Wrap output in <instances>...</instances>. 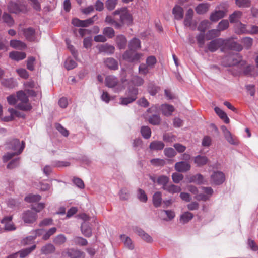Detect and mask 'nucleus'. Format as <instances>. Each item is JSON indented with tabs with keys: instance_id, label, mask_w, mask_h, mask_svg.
<instances>
[{
	"instance_id": "obj_19",
	"label": "nucleus",
	"mask_w": 258,
	"mask_h": 258,
	"mask_svg": "<svg viewBox=\"0 0 258 258\" xmlns=\"http://www.w3.org/2000/svg\"><path fill=\"white\" fill-rule=\"evenodd\" d=\"M12 220V216L6 217L2 219L1 223L5 225V228L6 230L11 231L16 229Z\"/></svg>"
},
{
	"instance_id": "obj_62",
	"label": "nucleus",
	"mask_w": 258,
	"mask_h": 258,
	"mask_svg": "<svg viewBox=\"0 0 258 258\" xmlns=\"http://www.w3.org/2000/svg\"><path fill=\"white\" fill-rule=\"evenodd\" d=\"M205 33L201 32L197 37L196 39L197 40L198 44L200 47H203L205 43Z\"/></svg>"
},
{
	"instance_id": "obj_24",
	"label": "nucleus",
	"mask_w": 258,
	"mask_h": 258,
	"mask_svg": "<svg viewBox=\"0 0 258 258\" xmlns=\"http://www.w3.org/2000/svg\"><path fill=\"white\" fill-rule=\"evenodd\" d=\"M208 162L207 157L202 155H198L194 158V163L198 167H201L206 165Z\"/></svg>"
},
{
	"instance_id": "obj_52",
	"label": "nucleus",
	"mask_w": 258,
	"mask_h": 258,
	"mask_svg": "<svg viewBox=\"0 0 258 258\" xmlns=\"http://www.w3.org/2000/svg\"><path fill=\"white\" fill-rule=\"evenodd\" d=\"M103 33L108 38H111L115 35V32L113 28L107 27L104 28Z\"/></svg>"
},
{
	"instance_id": "obj_2",
	"label": "nucleus",
	"mask_w": 258,
	"mask_h": 258,
	"mask_svg": "<svg viewBox=\"0 0 258 258\" xmlns=\"http://www.w3.org/2000/svg\"><path fill=\"white\" fill-rule=\"evenodd\" d=\"M17 100L21 102L19 103L17 107L23 111H29L32 109V106L29 103V99L26 93L23 91H19L17 93Z\"/></svg>"
},
{
	"instance_id": "obj_34",
	"label": "nucleus",
	"mask_w": 258,
	"mask_h": 258,
	"mask_svg": "<svg viewBox=\"0 0 258 258\" xmlns=\"http://www.w3.org/2000/svg\"><path fill=\"white\" fill-rule=\"evenodd\" d=\"M236 33L237 34L248 33L249 31L246 29V25L240 22L237 23L235 26Z\"/></svg>"
},
{
	"instance_id": "obj_8",
	"label": "nucleus",
	"mask_w": 258,
	"mask_h": 258,
	"mask_svg": "<svg viewBox=\"0 0 258 258\" xmlns=\"http://www.w3.org/2000/svg\"><path fill=\"white\" fill-rule=\"evenodd\" d=\"M37 218V213L32 210H27L22 214V219L25 223H33L36 221Z\"/></svg>"
},
{
	"instance_id": "obj_59",
	"label": "nucleus",
	"mask_w": 258,
	"mask_h": 258,
	"mask_svg": "<svg viewBox=\"0 0 258 258\" xmlns=\"http://www.w3.org/2000/svg\"><path fill=\"white\" fill-rule=\"evenodd\" d=\"M164 153L166 156L169 158L174 157L176 155V152L172 148H166L164 150Z\"/></svg>"
},
{
	"instance_id": "obj_27",
	"label": "nucleus",
	"mask_w": 258,
	"mask_h": 258,
	"mask_svg": "<svg viewBox=\"0 0 258 258\" xmlns=\"http://www.w3.org/2000/svg\"><path fill=\"white\" fill-rule=\"evenodd\" d=\"M116 42L119 49H124L127 43V40L125 37L122 35H119L116 36Z\"/></svg>"
},
{
	"instance_id": "obj_50",
	"label": "nucleus",
	"mask_w": 258,
	"mask_h": 258,
	"mask_svg": "<svg viewBox=\"0 0 258 258\" xmlns=\"http://www.w3.org/2000/svg\"><path fill=\"white\" fill-rule=\"evenodd\" d=\"M204 177L201 174H197L190 178V182H195L198 184H201L203 182Z\"/></svg>"
},
{
	"instance_id": "obj_63",
	"label": "nucleus",
	"mask_w": 258,
	"mask_h": 258,
	"mask_svg": "<svg viewBox=\"0 0 258 258\" xmlns=\"http://www.w3.org/2000/svg\"><path fill=\"white\" fill-rule=\"evenodd\" d=\"M242 43L244 46L247 49H249L252 45L253 39L250 37H245L242 39Z\"/></svg>"
},
{
	"instance_id": "obj_39",
	"label": "nucleus",
	"mask_w": 258,
	"mask_h": 258,
	"mask_svg": "<svg viewBox=\"0 0 258 258\" xmlns=\"http://www.w3.org/2000/svg\"><path fill=\"white\" fill-rule=\"evenodd\" d=\"M220 35V31L218 29H212L208 31L206 34V38L209 40Z\"/></svg>"
},
{
	"instance_id": "obj_13",
	"label": "nucleus",
	"mask_w": 258,
	"mask_h": 258,
	"mask_svg": "<svg viewBox=\"0 0 258 258\" xmlns=\"http://www.w3.org/2000/svg\"><path fill=\"white\" fill-rule=\"evenodd\" d=\"M119 80L117 78L113 75L107 76L105 79V85L109 88H114L117 86Z\"/></svg>"
},
{
	"instance_id": "obj_4",
	"label": "nucleus",
	"mask_w": 258,
	"mask_h": 258,
	"mask_svg": "<svg viewBox=\"0 0 258 258\" xmlns=\"http://www.w3.org/2000/svg\"><path fill=\"white\" fill-rule=\"evenodd\" d=\"M224 42L225 40L222 38L214 39L207 44L208 50L211 52H214L217 51L219 48H221V51L224 52L225 51Z\"/></svg>"
},
{
	"instance_id": "obj_43",
	"label": "nucleus",
	"mask_w": 258,
	"mask_h": 258,
	"mask_svg": "<svg viewBox=\"0 0 258 258\" xmlns=\"http://www.w3.org/2000/svg\"><path fill=\"white\" fill-rule=\"evenodd\" d=\"M138 235L145 241L147 242H151L153 240L152 237L142 229L137 230Z\"/></svg>"
},
{
	"instance_id": "obj_31",
	"label": "nucleus",
	"mask_w": 258,
	"mask_h": 258,
	"mask_svg": "<svg viewBox=\"0 0 258 258\" xmlns=\"http://www.w3.org/2000/svg\"><path fill=\"white\" fill-rule=\"evenodd\" d=\"M55 250V246L51 244L48 243L42 246L41 249V253L44 254H48L54 252Z\"/></svg>"
},
{
	"instance_id": "obj_12",
	"label": "nucleus",
	"mask_w": 258,
	"mask_h": 258,
	"mask_svg": "<svg viewBox=\"0 0 258 258\" xmlns=\"http://www.w3.org/2000/svg\"><path fill=\"white\" fill-rule=\"evenodd\" d=\"M65 253L70 258H85V256L84 252L74 248L68 249Z\"/></svg>"
},
{
	"instance_id": "obj_16",
	"label": "nucleus",
	"mask_w": 258,
	"mask_h": 258,
	"mask_svg": "<svg viewBox=\"0 0 258 258\" xmlns=\"http://www.w3.org/2000/svg\"><path fill=\"white\" fill-rule=\"evenodd\" d=\"M172 14L174 19L177 20H181L184 16V11L183 8L178 5H176L172 9Z\"/></svg>"
},
{
	"instance_id": "obj_37",
	"label": "nucleus",
	"mask_w": 258,
	"mask_h": 258,
	"mask_svg": "<svg viewBox=\"0 0 258 258\" xmlns=\"http://www.w3.org/2000/svg\"><path fill=\"white\" fill-rule=\"evenodd\" d=\"M194 217L192 213L189 212H185L183 213L181 216L180 220L183 223H186L191 220Z\"/></svg>"
},
{
	"instance_id": "obj_41",
	"label": "nucleus",
	"mask_w": 258,
	"mask_h": 258,
	"mask_svg": "<svg viewBox=\"0 0 258 258\" xmlns=\"http://www.w3.org/2000/svg\"><path fill=\"white\" fill-rule=\"evenodd\" d=\"M105 22L108 24L113 25L115 26L116 28H120V25L118 22L116 21L111 16H107L105 19Z\"/></svg>"
},
{
	"instance_id": "obj_54",
	"label": "nucleus",
	"mask_w": 258,
	"mask_h": 258,
	"mask_svg": "<svg viewBox=\"0 0 258 258\" xmlns=\"http://www.w3.org/2000/svg\"><path fill=\"white\" fill-rule=\"evenodd\" d=\"M146 63L149 68H153L157 63L156 58L154 56H150L147 58Z\"/></svg>"
},
{
	"instance_id": "obj_57",
	"label": "nucleus",
	"mask_w": 258,
	"mask_h": 258,
	"mask_svg": "<svg viewBox=\"0 0 258 258\" xmlns=\"http://www.w3.org/2000/svg\"><path fill=\"white\" fill-rule=\"evenodd\" d=\"M74 243L79 245L86 246L88 244L87 240L81 237H76L74 239Z\"/></svg>"
},
{
	"instance_id": "obj_21",
	"label": "nucleus",
	"mask_w": 258,
	"mask_h": 258,
	"mask_svg": "<svg viewBox=\"0 0 258 258\" xmlns=\"http://www.w3.org/2000/svg\"><path fill=\"white\" fill-rule=\"evenodd\" d=\"M10 46L14 49L23 50L26 48V44L18 40H12L10 42Z\"/></svg>"
},
{
	"instance_id": "obj_10",
	"label": "nucleus",
	"mask_w": 258,
	"mask_h": 258,
	"mask_svg": "<svg viewBox=\"0 0 258 258\" xmlns=\"http://www.w3.org/2000/svg\"><path fill=\"white\" fill-rule=\"evenodd\" d=\"M175 169L179 172H186L191 168L189 163L187 161H180L175 163Z\"/></svg>"
},
{
	"instance_id": "obj_23",
	"label": "nucleus",
	"mask_w": 258,
	"mask_h": 258,
	"mask_svg": "<svg viewBox=\"0 0 258 258\" xmlns=\"http://www.w3.org/2000/svg\"><path fill=\"white\" fill-rule=\"evenodd\" d=\"M194 12L192 9H189L186 14L184 20V24L187 27H191L194 16Z\"/></svg>"
},
{
	"instance_id": "obj_36",
	"label": "nucleus",
	"mask_w": 258,
	"mask_h": 258,
	"mask_svg": "<svg viewBox=\"0 0 258 258\" xmlns=\"http://www.w3.org/2000/svg\"><path fill=\"white\" fill-rule=\"evenodd\" d=\"M162 202V194L161 192H155L153 196V203L155 207H158Z\"/></svg>"
},
{
	"instance_id": "obj_3",
	"label": "nucleus",
	"mask_w": 258,
	"mask_h": 258,
	"mask_svg": "<svg viewBox=\"0 0 258 258\" xmlns=\"http://www.w3.org/2000/svg\"><path fill=\"white\" fill-rule=\"evenodd\" d=\"M138 90L135 87L129 88L126 91V97H120V104L121 105H127L130 103L133 102L137 98Z\"/></svg>"
},
{
	"instance_id": "obj_48",
	"label": "nucleus",
	"mask_w": 258,
	"mask_h": 258,
	"mask_svg": "<svg viewBox=\"0 0 258 258\" xmlns=\"http://www.w3.org/2000/svg\"><path fill=\"white\" fill-rule=\"evenodd\" d=\"M2 84L3 86L10 88H14L16 85V82L12 78L3 80Z\"/></svg>"
},
{
	"instance_id": "obj_60",
	"label": "nucleus",
	"mask_w": 258,
	"mask_h": 258,
	"mask_svg": "<svg viewBox=\"0 0 258 258\" xmlns=\"http://www.w3.org/2000/svg\"><path fill=\"white\" fill-rule=\"evenodd\" d=\"M57 229L55 227H52L49 229L45 234L43 235L42 239L44 240H48L51 236L56 233Z\"/></svg>"
},
{
	"instance_id": "obj_32",
	"label": "nucleus",
	"mask_w": 258,
	"mask_h": 258,
	"mask_svg": "<svg viewBox=\"0 0 258 258\" xmlns=\"http://www.w3.org/2000/svg\"><path fill=\"white\" fill-rule=\"evenodd\" d=\"M214 110L216 114L219 116V117L221 119H222L224 121L225 123H229V119L225 112H224L223 110H222L220 108H219L218 107H215Z\"/></svg>"
},
{
	"instance_id": "obj_22",
	"label": "nucleus",
	"mask_w": 258,
	"mask_h": 258,
	"mask_svg": "<svg viewBox=\"0 0 258 258\" xmlns=\"http://www.w3.org/2000/svg\"><path fill=\"white\" fill-rule=\"evenodd\" d=\"M25 52L19 51H12L9 53V57L13 60L19 61L26 58Z\"/></svg>"
},
{
	"instance_id": "obj_61",
	"label": "nucleus",
	"mask_w": 258,
	"mask_h": 258,
	"mask_svg": "<svg viewBox=\"0 0 258 258\" xmlns=\"http://www.w3.org/2000/svg\"><path fill=\"white\" fill-rule=\"evenodd\" d=\"M117 0H107L105 3L107 9L109 11L114 9L117 4Z\"/></svg>"
},
{
	"instance_id": "obj_40",
	"label": "nucleus",
	"mask_w": 258,
	"mask_h": 258,
	"mask_svg": "<svg viewBox=\"0 0 258 258\" xmlns=\"http://www.w3.org/2000/svg\"><path fill=\"white\" fill-rule=\"evenodd\" d=\"M36 247V245L32 246L31 247L27 248L24 249L19 251L18 253L20 254L21 258H24L30 254L33 250H34Z\"/></svg>"
},
{
	"instance_id": "obj_33",
	"label": "nucleus",
	"mask_w": 258,
	"mask_h": 258,
	"mask_svg": "<svg viewBox=\"0 0 258 258\" xmlns=\"http://www.w3.org/2000/svg\"><path fill=\"white\" fill-rule=\"evenodd\" d=\"M105 65L110 69L116 70L118 69L117 62L112 58H108L105 61Z\"/></svg>"
},
{
	"instance_id": "obj_15",
	"label": "nucleus",
	"mask_w": 258,
	"mask_h": 258,
	"mask_svg": "<svg viewBox=\"0 0 258 258\" xmlns=\"http://www.w3.org/2000/svg\"><path fill=\"white\" fill-rule=\"evenodd\" d=\"M25 147V142L23 141H22V145L21 146L20 148L19 149V150L17 152H15L14 153H7L3 157V161L4 162H6L11 159H12L14 156L20 154L23 152Z\"/></svg>"
},
{
	"instance_id": "obj_42",
	"label": "nucleus",
	"mask_w": 258,
	"mask_h": 258,
	"mask_svg": "<svg viewBox=\"0 0 258 258\" xmlns=\"http://www.w3.org/2000/svg\"><path fill=\"white\" fill-rule=\"evenodd\" d=\"M141 133L142 136L146 139H149L151 136V129L147 126H143L141 127Z\"/></svg>"
},
{
	"instance_id": "obj_51",
	"label": "nucleus",
	"mask_w": 258,
	"mask_h": 258,
	"mask_svg": "<svg viewBox=\"0 0 258 258\" xmlns=\"http://www.w3.org/2000/svg\"><path fill=\"white\" fill-rule=\"evenodd\" d=\"M169 180V177L165 175H161L157 178V182L158 184L162 185V187H164L167 185Z\"/></svg>"
},
{
	"instance_id": "obj_26",
	"label": "nucleus",
	"mask_w": 258,
	"mask_h": 258,
	"mask_svg": "<svg viewBox=\"0 0 258 258\" xmlns=\"http://www.w3.org/2000/svg\"><path fill=\"white\" fill-rule=\"evenodd\" d=\"M242 16V13L240 11H235L229 16L230 23H238Z\"/></svg>"
},
{
	"instance_id": "obj_11",
	"label": "nucleus",
	"mask_w": 258,
	"mask_h": 258,
	"mask_svg": "<svg viewBox=\"0 0 258 258\" xmlns=\"http://www.w3.org/2000/svg\"><path fill=\"white\" fill-rule=\"evenodd\" d=\"M224 47H225V50L229 49L239 52L242 49V46L239 43L228 40H225Z\"/></svg>"
},
{
	"instance_id": "obj_17",
	"label": "nucleus",
	"mask_w": 258,
	"mask_h": 258,
	"mask_svg": "<svg viewBox=\"0 0 258 258\" xmlns=\"http://www.w3.org/2000/svg\"><path fill=\"white\" fill-rule=\"evenodd\" d=\"M226 15V13L223 10L215 11L212 12L210 16V20L212 22H217L220 19L223 18Z\"/></svg>"
},
{
	"instance_id": "obj_30",
	"label": "nucleus",
	"mask_w": 258,
	"mask_h": 258,
	"mask_svg": "<svg viewBox=\"0 0 258 258\" xmlns=\"http://www.w3.org/2000/svg\"><path fill=\"white\" fill-rule=\"evenodd\" d=\"M141 48V41L136 38H134L129 42V49L137 50Z\"/></svg>"
},
{
	"instance_id": "obj_5",
	"label": "nucleus",
	"mask_w": 258,
	"mask_h": 258,
	"mask_svg": "<svg viewBox=\"0 0 258 258\" xmlns=\"http://www.w3.org/2000/svg\"><path fill=\"white\" fill-rule=\"evenodd\" d=\"M143 56L141 53H137L135 50H126L122 55V58L124 60L129 62H139L141 58Z\"/></svg>"
},
{
	"instance_id": "obj_53",
	"label": "nucleus",
	"mask_w": 258,
	"mask_h": 258,
	"mask_svg": "<svg viewBox=\"0 0 258 258\" xmlns=\"http://www.w3.org/2000/svg\"><path fill=\"white\" fill-rule=\"evenodd\" d=\"M229 22L227 20L223 19L218 24V29L219 31H224L229 27Z\"/></svg>"
},
{
	"instance_id": "obj_6",
	"label": "nucleus",
	"mask_w": 258,
	"mask_h": 258,
	"mask_svg": "<svg viewBox=\"0 0 258 258\" xmlns=\"http://www.w3.org/2000/svg\"><path fill=\"white\" fill-rule=\"evenodd\" d=\"M8 10L9 12L14 14H19L26 11V6L20 2L10 1L8 4Z\"/></svg>"
},
{
	"instance_id": "obj_1",
	"label": "nucleus",
	"mask_w": 258,
	"mask_h": 258,
	"mask_svg": "<svg viewBox=\"0 0 258 258\" xmlns=\"http://www.w3.org/2000/svg\"><path fill=\"white\" fill-rule=\"evenodd\" d=\"M113 15H119V22L120 27L124 25H130L132 24L133 19L132 15L126 7L118 9L113 13Z\"/></svg>"
},
{
	"instance_id": "obj_49",
	"label": "nucleus",
	"mask_w": 258,
	"mask_h": 258,
	"mask_svg": "<svg viewBox=\"0 0 258 258\" xmlns=\"http://www.w3.org/2000/svg\"><path fill=\"white\" fill-rule=\"evenodd\" d=\"M66 239V237L63 234H59L54 238L53 242L56 245H61L65 243Z\"/></svg>"
},
{
	"instance_id": "obj_35",
	"label": "nucleus",
	"mask_w": 258,
	"mask_h": 258,
	"mask_svg": "<svg viewBox=\"0 0 258 258\" xmlns=\"http://www.w3.org/2000/svg\"><path fill=\"white\" fill-rule=\"evenodd\" d=\"M229 59L232 60V62L228 64L229 66H235L239 63L241 66L246 64V62L242 60L241 57L239 54H237L234 57H230Z\"/></svg>"
},
{
	"instance_id": "obj_28",
	"label": "nucleus",
	"mask_w": 258,
	"mask_h": 258,
	"mask_svg": "<svg viewBox=\"0 0 258 258\" xmlns=\"http://www.w3.org/2000/svg\"><path fill=\"white\" fill-rule=\"evenodd\" d=\"M165 146L164 143L159 141H154L152 142L149 146L151 150H161Z\"/></svg>"
},
{
	"instance_id": "obj_7",
	"label": "nucleus",
	"mask_w": 258,
	"mask_h": 258,
	"mask_svg": "<svg viewBox=\"0 0 258 258\" xmlns=\"http://www.w3.org/2000/svg\"><path fill=\"white\" fill-rule=\"evenodd\" d=\"M225 179L224 174L221 171H214L211 175V182L215 185L222 184Z\"/></svg>"
},
{
	"instance_id": "obj_55",
	"label": "nucleus",
	"mask_w": 258,
	"mask_h": 258,
	"mask_svg": "<svg viewBox=\"0 0 258 258\" xmlns=\"http://www.w3.org/2000/svg\"><path fill=\"white\" fill-rule=\"evenodd\" d=\"M121 238L122 240H124V243L125 246L130 249H133L134 248V245L132 244L131 239L125 235H121Z\"/></svg>"
},
{
	"instance_id": "obj_64",
	"label": "nucleus",
	"mask_w": 258,
	"mask_h": 258,
	"mask_svg": "<svg viewBox=\"0 0 258 258\" xmlns=\"http://www.w3.org/2000/svg\"><path fill=\"white\" fill-rule=\"evenodd\" d=\"M160 90V88L155 86L153 84H150L148 87V91L149 93L152 96L155 95Z\"/></svg>"
},
{
	"instance_id": "obj_18",
	"label": "nucleus",
	"mask_w": 258,
	"mask_h": 258,
	"mask_svg": "<svg viewBox=\"0 0 258 258\" xmlns=\"http://www.w3.org/2000/svg\"><path fill=\"white\" fill-rule=\"evenodd\" d=\"M7 145L9 149L17 152L22 145V142L20 143L19 140L17 139H13L8 142Z\"/></svg>"
},
{
	"instance_id": "obj_45",
	"label": "nucleus",
	"mask_w": 258,
	"mask_h": 258,
	"mask_svg": "<svg viewBox=\"0 0 258 258\" xmlns=\"http://www.w3.org/2000/svg\"><path fill=\"white\" fill-rule=\"evenodd\" d=\"M41 196L39 195L30 194L25 198V200L29 203L36 202L40 200Z\"/></svg>"
},
{
	"instance_id": "obj_25",
	"label": "nucleus",
	"mask_w": 258,
	"mask_h": 258,
	"mask_svg": "<svg viewBox=\"0 0 258 258\" xmlns=\"http://www.w3.org/2000/svg\"><path fill=\"white\" fill-rule=\"evenodd\" d=\"M209 7L210 5L208 3H201L196 7L195 10L198 14H204L208 11Z\"/></svg>"
},
{
	"instance_id": "obj_56",
	"label": "nucleus",
	"mask_w": 258,
	"mask_h": 258,
	"mask_svg": "<svg viewBox=\"0 0 258 258\" xmlns=\"http://www.w3.org/2000/svg\"><path fill=\"white\" fill-rule=\"evenodd\" d=\"M235 3L238 7L242 8L249 7L251 5L250 0H236Z\"/></svg>"
},
{
	"instance_id": "obj_47",
	"label": "nucleus",
	"mask_w": 258,
	"mask_h": 258,
	"mask_svg": "<svg viewBox=\"0 0 258 258\" xmlns=\"http://www.w3.org/2000/svg\"><path fill=\"white\" fill-rule=\"evenodd\" d=\"M209 24V21L207 20L201 21L198 27V30L201 32L205 33L208 28Z\"/></svg>"
},
{
	"instance_id": "obj_14",
	"label": "nucleus",
	"mask_w": 258,
	"mask_h": 258,
	"mask_svg": "<svg viewBox=\"0 0 258 258\" xmlns=\"http://www.w3.org/2000/svg\"><path fill=\"white\" fill-rule=\"evenodd\" d=\"M26 39L29 41H33L35 39V31L32 27H29L22 30Z\"/></svg>"
},
{
	"instance_id": "obj_29",
	"label": "nucleus",
	"mask_w": 258,
	"mask_h": 258,
	"mask_svg": "<svg viewBox=\"0 0 258 258\" xmlns=\"http://www.w3.org/2000/svg\"><path fill=\"white\" fill-rule=\"evenodd\" d=\"M162 189L172 194L179 193L181 190L180 186L174 184H167L166 186L162 187Z\"/></svg>"
},
{
	"instance_id": "obj_44",
	"label": "nucleus",
	"mask_w": 258,
	"mask_h": 258,
	"mask_svg": "<svg viewBox=\"0 0 258 258\" xmlns=\"http://www.w3.org/2000/svg\"><path fill=\"white\" fill-rule=\"evenodd\" d=\"M3 21L6 23L8 26L11 27L14 24V20L13 18L8 13H4L2 17Z\"/></svg>"
},
{
	"instance_id": "obj_9",
	"label": "nucleus",
	"mask_w": 258,
	"mask_h": 258,
	"mask_svg": "<svg viewBox=\"0 0 258 258\" xmlns=\"http://www.w3.org/2000/svg\"><path fill=\"white\" fill-rule=\"evenodd\" d=\"M96 48L99 53H104L108 54H113L115 50L114 47L108 43L97 45Z\"/></svg>"
},
{
	"instance_id": "obj_58",
	"label": "nucleus",
	"mask_w": 258,
	"mask_h": 258,
	"mask_svg": "<svg viewBox=\"0 0 258 258\" xmlns=\"http://www.w3.org/2000/svg\"><path fill=\"white\" fill-rule=\"evenodd\" d=\"M76 66L77 63L76 62L71 58H68L64 63V66L68 70L74 69Z\"/></svg>"
},
{
	"instance_id": "obj_20",
	"label": "nucleus",
	"mask_w": 258,
	"mask_h": 258,
	"mask_svg": "<svg viewBox=\"0 0 258 258\" xmlns=\"http://www.w3.org/2000/svg\"><path fill=\"white\" fill-rule=\"evenodd\" d=\"M174 107L173 105L165 104L161 106V110L162 114L166 116H169L174 111Z\"/></svg>"
},
{
	"instance_id": "obj_46",
	"label": "nucleus",
	"mask_w": 258,
	"mask_h": 258,
	"mask_svg": "<svg viewBox=\"0 0 258 258\" xmlns=\"http://www.w3.org/2000/svg\"><path fill=\"white\" fill-rule=\"evenodd\" d=\"M97 19V15H94L91 18H90L88 19L85 20H81V22H82L81 27H88L89 25L92 24L94 21Z\"/></svg>"
},
{
	"instance_id": "obj_38",
	"label": "nucleus",
	"mask_w": 258,
	"mask_h": 258,
	"mask_svg": "<svg viewBox=\"0 0 258 258\" xmlns=\"http://www.w3.org/2000/svg\"><path fill=\"white\" fill-rule=\"evenodd\" d=\"M81 231L83 234L86 236L89 237L92 235V229L88 225L83 223L81 225Z\"/></svg>"
}]
</instances>
